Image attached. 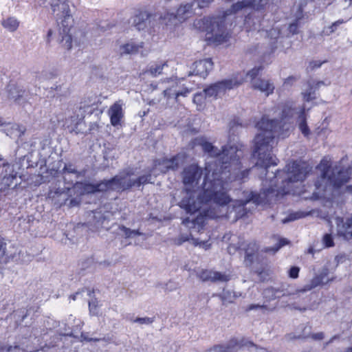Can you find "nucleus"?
<instances>
[{
    "mask_svg": "<svg viewBox=\"0 0 352 352\" xmlns=\"http://www.w3.org/2000/svg\"><path fill=\"white\" fill-rule=\"evenodd\" d=\"M239 153L241 151L238 147H224L221 167L214 169L211 173L212 179H209L208 174L204 176L201 190L197 197L199 201L191 195L181 200L179 206L190 215L183 219L184 226L199 232L204 228L207 219L219 217L212 208L199 212L195 217H192L200 210L201 204L212 202L225 206L232 201L226 188L227 183L236 180L243 182L251 170L250 168L241 170L243 166Z\"/></svg>",
    "mask_w": 352,
    "mask_h": 352,
    "instance_id": "obj_1",
    "label": "nucleus"
},
{
    "mask_svg": "<svg viewBox=\"0 0 352 352\" xmlns=\"http://www.w3.org/2000/svg\"><path fill=\"white\" fill-rule=\"evenodd\" d=\"M294 113L295 108L286 102L282 107L280 121L270 120L264 116L256 122V126L260 132L254 138L253 156L257 157V166L267 170L270 166L278 164V160L272 153L274 138L282 135L280 122L290 120Z\"/></svg>",
    "mask_w": 352,
    "mask_h": 352,
    "instance_id": "obj_2",
    "label": "nucleus"
},
{
    "mask_svg": "<svg viewBox=\"0 0 352 352\" xmlns=\"http://www.w3.org/2000/svg\"><path fill=\"white\" fill-rule=\"evenodd\" d=\"M319 166L321 168V178L327 179V182L335 190L340 189L351 179L352 169L340 164L331 167L330 162L322 160Z\"/></svg>",
    "mask_w": 352,
    "mask_h": 352,
    "instance_id": "obj_3",
    "label": "nucleus"
},
{
    "mask_svg": "<svg viewBox=\"0 0 352 352\" xmlns=\"http://www.w3.org/2000/svg\"><path fill=\"white\" fill-rule=\"evenodd\" d=\"M285 169L287 178L283 182V187L277 190L276 196L279 194H294L295 192L292 189L285 188V184L289 186L294 182H302L312 173V167L307 162L301 160L291 161L286 165Z\"/></svg>",
    "mask_w": 352,
    "mask_h": 352,
    "instance_id": "obj_4",
    "label": "nucleus"
},
{
    "mask_svg": "<svg viewBox=\"0 0 352 352\" xmlns=\"http://www.w3.org/2000/svg\"><path fill=\"white\" fill-rule=\"evenodd\" d=\"M194 25L201 31L210 34L216 41H226L227 34L223 35L226 30L223 18L205 16L203 19L195 20Z\"/></svg>",
    "mask_w": 352,
    "mask_h": 352,
    "instance_id": "obj_5",
    "label": "nucleus"
},
{
    "mask_svg": "<svg viewBox=\"0 0 352 352\" xmlns=\"http://www.w3.org/2000/svg\"><path fill=\"white\" fill-rule=\"evenodd\" d=\"M275 190L272 188H268L259 193L250 192L248 197L245 200H236L233 204V209L236 213V219H241L248 216L250 212L248 210L246 205L250 201H253L257 205L265 204L268 202V197L274 194Z\"/></svg>",
    "mask_w": 352,
    "mask_h": 352,
    "instance_id": "obj_6",
    "label": "nucleus"
},
{
    "mask_svg": "<svg viewBox=\"0 0 352 352\" xmlns=\"http://www.w3.org/2000/svg\"><path fill=\"white\" fill-rule=\"evenodd\" d=\"M245 82L244 72H239L229 79H225L211 84L204 89L206 96L217 98L224 95L227 91L237 88Z\"/></svg>",
    "mask_w": 352,
    "mask_h": 352,
    "instance_id": "obj_7",
    "label": "nucleus"
},
{
    "mask_svg": "<svg viewBox=\"0 0 352 352\" xmlns=\"http://www.w3.org/2000/svg\"><path fill=\"white\" fill-rule=\"evenodd\" d=\"M192 146H200L203 151L208 154L211 157H217V160L214 164H208L205 166V176L208 174L209 179H212L210 172H213L214 168L221 167V161L223 155L224 147H237L235 145H224L222 146L221 151H218L217 148L212 145V143L208 142L204 137L195 138L192 140Z\"/></svg>",
    "mask_w": 352,
    "mask_h": 352,
    "instance_id": "obj_8",
    "label": "nucleus"
},
{
    "mask_svg": "<svg viewBox=\"0 0 352 352\" xmlns=\"http://www.w3.org/2000/svg\"><path fill=\"white\" fill-rule=\"evenodd\" d=\"M62 6V14L58 19V23L61 25V28H63V35L62 36L61 43L67 50H69L72 47V36L70 34V30L72 27L73 19L69 5L63 3Z\"/></svg>",
    "mask_w": 352,
    "mask_h": 352,
    "instance_id": "obj_9",
    "label": "nucleus"
},
{
    "mask_svg": "<svg viewBox=\"0 0 352 352\" xmlns=\"http://www.w3.org/2000/svg\"><path fill=\"white\" fill-rule=\"evenodd\" d=\"M133 173L127 172L126 175L118 176L116 175L107 180H102L100 182L96 183L97 188H98V192H104L109 190H116L118 192H123L122 186L123 181L126 179L127 177H130Z\"/></svg>",
    "mask_w": 352,
    "mask_h": 352,
    "instance_id": "obj_10",
    "label": "nucleus"
},
{
    "mask_svg": "<svg viewBox=\"0 0 352 352\" xmlns=\"http://www.w3.org/2000/svg\"><path fill=\"white\" fill-rule=\"evenodd\" d=\"M203 175L202 168L197 164L186 166L182 171V182L185 186L197 185Z\"/></svg>",
    "mask_w": 352,
    "mask_h": 352,
    "instance_id": "obj_11",
    "label": "nucleus"
},
{
    "mask_svg": "<svg viewBox=\"0 0 352 352\" xmlns=\"http://www.w3.org/2000/svg\"><path fill=\"white\" fill-rule=\"evenodd\" d=\"M269 0H242L232 5L230 9L227 10L226 14H235L239 11L250 8L255 10L260 11L265 9Z\"/></svg>",
    "mask_w": 352,
    "mask_h": 352,
    "instance_id": "obj_12",
    "label": "nucleus"
},
{
    "mask_svg": "<svg viewBox=\"0 0 352 352\" xmlns=\"http://www.w3.org/2000/svg\"><path fill=\"white\" fill-rule=\"evenodd\" d=\"M338 234L346 239H351L352 236V215L344 221L342 217L336 218Z\"/></svg>",
    "mask_w": 352,
    "mask_h": 352,
    "instance_id": "obj_13",
    "label": "nucleus"
},
{
    "mask_svg": "<svg viewBox=\"0 0 352 352\" xmlns=\"http://www.w3.org/2000/svg\"><path fill=\"white\" fill-rule=\"evenodd\" d=\"M212 69L213 62L211 58L199 60L193 63V72L203 78H206Z\"/></svg>",
    "mask_w": 352,
    "mask_h": 352,
    "instance_id": "obj_14",
    "label": "nucleus"
},
{
    "mask_svg": "<svg viewBox=\"0 0 352 352\" xmlns=\"http://www.w3.org/2000/svg\"><path fill=\"white\" fill-rule=\"evenodd\" d=\"M198 276L203 281L227 282L230 280L228 275L210 270H202Z\"/></svg>",
    "mask_w": 352,
    "mask_h": 352,
    "instance_id": "obj_15",
    "label": "nucleus"
},
{
    "mask_svg": "<svg viewBox=\"0 0 352 352\" xmlns=\"http://www.w3.org/2000/svg\"><path fill=\"white\" fill-rule=\"evenodd\" d=\"M152 14L145 10H140L133 17V25L138 30H143L151 23Z\"/></svg>",
    "mask_w": 352,
    "mask_h": 352,
    "instance_id": "obj_16",
    "label": "nucleus"
},
{
    "mask_svg": "<svg viewBox=\"0 0 352 352\" xmlns=\"http://www.w3.org/2000/svg\"><path fill=\"white\" fill-rule=\"evenodd\" d=\"M193 14L192 4V3H186L182 4L177 9L176 12L175 14H170V19L173 18L177 19L180 23L185 21L188 18L191 17Z\"/></svg>",
    "mask_w": 352,
    "mask_h": 352,
    "instance_id": "obj_17",
    "label": "nucleus"
},
{
    "mask_svg": "<svg viewBox=\"0 0 352 352\" xmlns=\"http://www.w3.org/2000/svg\"><path fill=\"white\" fill-rule=\"evenodd\" d=\"M243 342V339L239 341L236 338H232L226 344L216 345L214 349L219 352H237L239 349L245 345Z\"/></svg>",
    "mask_w": 352,
    "mask_h": 352,
    "instance_id": "obj_18",
    "label": "nucleus"
},
{
    "mask_svg": "<svg viewBox=\"0 0 352 352\" xmlns=\"http://www.w3.org/2000/svg\"><path fill=\"white\" fill-rule=\"evenodd\" d=\"M157 165L162 166V171L163 173H167L170 170H176L179 168L178 155H174L170 158H162L158 161Z\"/></svg>",
    "mask_w": 352,
    "mask_h": 352,
    "instance_id": "obj_19",
    "label": "nucleus"
},
{
    "mask_svg": "<svg viewBox=\"0 0 352 352\" xmlns=\"http://www.w3.org/2000/svg\"><path fill=\"white\" fill-rule=\"evenodd\" d=\"M252 87L264 93L267 96L272 94L274 90V85L272 82L262 78H257L253 81Z\"/></svg>",
    "mask_w": 352,
    "mask_h": 352,
    "instance_id": "obj_20",
    "label": "nucleus"
},
{
    "mask_svg": "<svg viewBox=\"0 0 352 352\" xmlns=\"http://www.w3.org/2000/svg\"><path fill=\"white\" fill-rule=\"evenodd\" d=\"M151 175H143L138 177L135 180L128 179H126L123 181L122 190H129L132 187L136 186L140 187L141 185L146 184L151 182Z\"/></svg>",
    "mask_w": 352,
    "mask_h": 352,
    "instance_id": "obj_21",
    "label": "nucleus"
},
{
    "mask_svg": "<svg viewBox=\"0 0 352 352\" xmlns=\"http://www.w3.org/2000/svg\"><path fill=\"white\" fill-rule=\"evenodd\" d=\"M109 116L111 124L113 126H118L120 124L123 117L122 109L120 104L115 103L109 109Z\"/></svg>",
    "mask_w": 352,
    "mask_h": 352,
    "instance_id": "obj_22",
    "label": "nucleus"
},
{
    "mask_svg": "<svg viewBox=\"0 0 352 352\" xmlns=\"http://www.w3.org/2000/svg\"><path fill=\"white\" fill-rule=\"evenodd\" d=\"M298 119L299 121L298 127L300 131L305 137H308L310 135L311 131L307 123V113L305 107H302L300 109Z\"/></svg>",
    "mask_w": 352,
    "mask_h": 352,
    "instance_id": "obj_23",
    "label": "nucleus"
},
{
    "mask_svg": "<svg viewBox=\"0 0 352 352\" xmlns=\"http://www.w3.org/2000/svg\"><path fill=\"white\" fill-rule=\"evenodd\" d=\"M81 190V194H94L98 192L96 184L89 182H76L74 185Z\"/></svg>",
    "mask_w": 352,
    "mask_h": 352,
    "instance_id": "obj_24",
    "label": "nucleus"
},
{
    "mask_svg": "<svg viewBox=\"0 0 352 352\" xmlns=\"http://www.w3.org/2000/svg\"><path fill=\"white\" fill-rule=\"evenodd\" d=\"M1 25L4 28L8 30V31L14 32L18 29L19 26V22L14 17L10 16L6 19H3L1 21Z\"/></svg>",
    "mask_w": 352,
    "mask_h": 352,
    "instance_id": "obj_25",
    "label": "nucleus"
},
{
    "mask_svg": "<svg viewBox=\"0 0 352 352\" xmlns=\"http://www.w3.org/2000/svg\"><path fill=\"white\" fill-rule=\"evenodd\" d=\"M144 47V43L141 42L140 44L135 43H126L121 46V49L123 50L124 54H137L140 49Z\"/></svg>",
    "mask_w": 352,
    "mask_h": 352,
    "instance_id": "obj_26",
    "label": "nucleus"
},
{
    "mask_svg": "<svg viewBox=\"0 0 352 352\" xmlns=\"http://www.w3.org/2000/svg\"><path fill=\"white\" fill-rule=\"evenodd\" d=\"M307 84L309 87V89L305 92H302V95L303 99L305 102H311L316 98V96H315V91L316 90L313 89V86H312L311 82L310 80H308L307 82Z\"/></svg>",
    "mask_w": 352,
    "mask_h": 352,
    "instance_id": "obj_27",
    "label": "nucleus"
},
{
    "mask_svg": "<svg viewBox=\"0 0 352 352\" xmlns=\"http://www.w3.org/2000/svg\"><path fill=\"white\" fill-rule=\"evenodd\" d=\"M288 243L289 241L286 239L281 238L279 239L278 242L276 244L275 246L265 248L262 251L265 253L272 252L273 254H275L283 246Z\"/></svg>",
    "mask_w": 352,
    "mask_h": 352,
    "instance_id": "obj_28",
    "label": "nucleus"
},
{
    "mask_svg": "<svg viewBox=\"0 0 352 352\" xmlns=\"http://www.w3.org/2000/svg\"><path fill=\"white\" fill-rule=\"evenodd\" d=\"M257 250L258 247L256 243L255 242L250 243L248 245V248L245 249V260L250 261V263H252L254 252H256Z\"/></svg>",
    "mask_w": 352,
    "mask_h": 352,
    "instance_id": "obj_29",
    "label": "nucleus"
},
{
    "mask_svg": "<svg viewBox=\"0 0 352 352\" xmlns=\"http://www.w3.org/2000/svg\"><path fill=\"white\" fill-rule=\"evenodd\" d=\"M307 215V214L304 212L298 211V212H291L288 214V216L283 220V223H287L289 221H293L301 218L305 217Z\"/></svg>",
    "mask_w": 352,
    "mask_h": 352,
    "instance_id": "obj_30",
    "label": "nucleus"
},
{
    "mask_svg": "<svg viewBox=\"0 0 352 352\" xmlns=\"http://www.w3.org/2000/svg\"><path fill=\"white\" fill-rule=\"evenodd\" d=\"M178 87H179V83L177 82H176L175 83L173 84L170 87L166 88L163 91L164 97L167 100H169L172 97L175 98V93H176V90Z\"/></svg>",
    "mask_w": 352,
    "mask_h": 352,
    "instance_id": "obj_31",
    "label": "nucleus"
},
{
    "mask_svg": "<svg viewBox=\"0 0 352 352\" xmlns=\"http://www.w3.org/2000/svg\"><path fill=\"white\" fill-rule=\"evenodd\" d=\"M191 91L192 89L187 87H182L181 90H176V93H175V102H178L179 96L186 97Z\"/></svg>",
    "mask_w": 352,
    "mask_h": 352,
    "instance_id": "obj_32",
    "label": "nucleus"
},
{
    "mask_svg": "<svg viewBox=\"0 0 352 352\" xmlns=\"http://www.w3.org/2000/svg\"><path fill=\"white\" fill-rule=\"evenodd\" d=\"M166 65V63L163 64H155L151 65L149 69V72L151 74L156 76L162 74L164 67Z\"/></svg>",
    "mask_w": 352,
    "mask_h": 352,
    "instance_id": "obj_33",
    "label": "nucleus"
},
{
    "mask_svg": "<svg viewBox=\"0 0 352 352\" xmlns=\"http://www.w3.org/2000/svg\"><path fill=\"white\" fill-rule=\"evenodd\" d=\"M263 69V67L262 66L255 67L248 72L247 76L250 77L252 82L257 79V76Z\"/></svg>",
    "mask_w": 352,
    "mask_h": 352,
    "instance_id": "obj_34",
    "label": "nucleus"
},
{
    "mask_svg": "<svg viewBox=\"0 0 352 352\" xmlns=\"http://www.w3.org/2000/svg\"><path fill=\"white\" fill-rule=\"evenodd\" d=\"M16 174H10L8 175H5L2 179V184L10 188L13 184L14 180L16 179Z\"/></svg>",
    "mask_w": 352,
    "mask_h": 352,
    "instance_id": "obj_35",
    "label": "nucleus"
},
{
    "mask_svg": "<svg viewBox=\"0 0 352 352\" xmlns=\"http://www.w3.org/2000/svg\"><path fill=\"white\" fill-rule=\"evenodd\" d=\"M322 242L326 248H331L335 245L333 238L331 234H325L323 236Z\"/></svg>",
    "mask_w": 352,
    "mask_h": 352,
    "instance_id": "obj_36",
    "label": "nucleus"
},
{
    "mask_svg": "<svg viewBox=\"0 0 352 352\" xmlns=\"http://www.w3.org/2000/svg\"><path fill=\"white\" fill-rule=\"evenodd\" d=\"M323 276L317 275L314 276L311 280V288L316 287L318 285H320L323 283Z\"/></svg>",
    "mask_w": 352,
    "mask_h": 352,
    "instance_id": "obj_37",
    "label": "nucleus"
},
{
    "mask_svg": "<svg viewBox=\"0 0 352 352\" xmlns=\"http://www.w3.org/2000/svg\"><path fill=\"white\" fill-rule=\"evenodd\" d=\"M300 19H296V21L289 24L288 30L292 34H296L298 33V21Z\"/></svg>",
    "mask_w": 352,
    "mask_h": 352,
    "instance_id": "obj_38",
    "label": "nucleus"
},
{
    "mask_svg": "<svg viewBox=\"0 0 352 352\" xmlns=\"http://www.w3.org/2000/svg\"><path fill=\"white\" fill-rule=\"evenodd\" d=\"M74 173L78 174V170L73 166L72 164H65L63 168V173Z\"/></svg>",
    "mask_w": 352,
    "mask_h": 352,
    "instance_id": "obj_39",
    "label": "nucleus"
},
{
    "mask_svg": "<svg viewBox=\"0 0 352 352\" xmlns=\"http://www.w3.org/2000/svg\"><path fill=\"white\" fill-rule=\"evenodd\" d=\"M300 268L296 266H293L289 271V276L292 278H297L299 275Z\"/></svg>",
    "mask_w": 352,
    "mask_h": 352,
    "instance_id": "obj_40",
    "label": "nucleus"
},
{
    "mask_svg": "<svg viewBox=\"0 0 352 352\" xmlns=\"http://www.w3.org/2000/svg\"><path fill=\"white\" fill-rule=\"evenodd\" d=\"M154 321L153 318H148V317H144V318H137L134 322H139L140 324H151Z\"/></svg>",
    "mask_w": 352,
    "mask_h": 352,
    "instance_id": "obj_41",
    "label": "nucleus"
},
{
    "mask_svg": "<svg viewBox=\"0 0 352 352\" xmlns=\"http://www.w3.org/2000/svg\"><path fill=\"white\" fill-rule=\"evenodd\" d=\"M122 230L124 232V234L128 238L131 237L133 235L135 236L140 234V232L138 230H133L126 227H123Z\"/></svg>",
    "mask_w": 352,
    "mask_h": 352,
    "instance_id": "obj_42",
    "label": "nucleus"
},
{
    "mask_svg": "<svg viewBox=\"0 0 352 352\" xmlns=\"http://www.w3.org/2000/svg\"><path fill=\"white\" fill-rule=\"evenodd\" d=\"M204 100V95L201 93L195 94L193 97V102L198 104L201 106V104L203 102V100Z\"/></svg>",
    "mask_w": 352,
    "mask_h": 352,
    "instance_id": "obj_43",
    "label": "nucleus"
},
{
    "mask_svg": "<svg viewBox=\"0 0 352 352\" xmlns=\"http://www.w3.org/2000/svg\"><path fill=\"white\" fill-rule=\"evenodd\" d=\"M0 252L1 256H4L6 252V242L4 238L0 236Z\"/></svg>",
    "mask_w": 352,
    "mask_h": 352,
    "instance_id": "obj_44",
    "label": "nucleus"
},
{
    "mask_svg": "<svg viewBox=\"0 0 352 352\" xmlns=\"http://www.w3.org/2000/svg\"><path fill=\"white\" fill-rule=\"evenodd\" d=\"M323 63L324 62H320L318 60H312L309 63V66L311 70H314L316 68H319Z\"/></svg>",
    "mask_w": 352,
    "mask_h": 352,
    "instance_id": "obj_45",
    "label": "nucleus"
},
{
    "mask_svg": "<svg viewBox=\"0 0 352 352\" xmlns=\"http://www.w3.org/2000/svg\"><path fill=\"white\" fill-rule=\"evenodd\" d=\"M311 338L315 340H322L324 338L323 332L312 333Z\"/></svg>",
    "mask_w": 352,
    "mask_h": 352,
    "instance_id": "obj_46",
    "label": "nucleus"
},
{
    "mask_svg": "<svg viewBox=\"0 0 352 352\" xmlns=\"http://www.w3.org/2000/svg\"><path fill=\"white\" fill-rule=\"evenodd\" d=\"M200 8L207 7L213 0H197Z\"/></svg>",
    "mask_w": 352,
    "mask_h": 352,
    "instance_id": "obj_47",
    "label": "nucleus"
},
{
    "mask_svg": "<svg viewBox=\"0 0 352 352\" xmlns=\"http://www.w3.org/2000/svg\"><path fill=\"white\" fill-rule=\"evenodd\" d=\"M98 301L96 300L89 302V307L91 312H94L97 309Z\"/></svg>",
    "mask_w": 352,
    "mask_h": 352,
    "instance_id": "obj_48",
    "label": "nucleus"
},
{
    "mask_svg": "<svg viewBox=\"0 0 352 352\" xmlns=\"http://www.w3.org/2000/svg\"><path fill=\"white\" fill-rule=\"evenodd\" d=\"M311 84L313 86V89L315 90L319 89L322 85H325L324 82L322 80H318L313 82H311Z\"/></svg>",
    "mask_w": 352,
    "mask_h": 352,
    "instance_id": "obj_49",
    "label": "nucleus"
},
{
    "mask_svg": "<svg viewBox=\"0 0 352 352\" xmlns=\"http://www.w3.org/2000/svg\"><path fill=\"white\" fill-rule=\"evenodd\" d=\"M265 306L260 305L251 304L247 307L245 309L246 311H250L253 309H258V308H264Z\"/></svg>",
    "mask_w": 352,
    "mask_h": 352,
    "instance_id": "obj_50",
    "label": "nucleus"
},
{
    "mask_svg": "<svg viewBox=\"0 0 352 352\" xmlns=\"http://www.w3.org/2000/svg\"><path fill=\"white\" fill-rule=\"evenodd\" d=\"M342 23H343V21H342H342L338 20V21H337L334 22V23L331 25V28L332 29V30H331V32H333V31L335 30V29L336 28V27H337L338 25H339L340 24Z\"/></svg>",
    "mask_w": 352,
    "mask_h": 352,
    "instance_id": "obj_51",
    "label": "nucleus"
},
{
    "mask_svg": "<svg viewBox=\"0 0 352 352\" xmlns=\"http://www.w3.org/2000/svg\"><path fill=\"white\" fill-rule=\"evenodd\" d=\"M79 204L80 201H77L76 199H72L69 201V206L71 207L78 206Z\"/></svg>",
    "mask_w": 352,
    "mask_h": 352,
    "instance_id": "obj_52",
    "label": "nucleus"
},
{
    "mask_svg": "<svg viewBox=\"0 0 352 352\" xmlns=\"http://www.w3.org/2000/svg\"><path fill=\"white\" fill-rule=\"evenodd\" d=\"M199 246L203 247L206 250H207L210 248V244H209L207 241H201V245H199Z\"/></svg>",
    "mask_w": 352,
    "mask_h": 352,
    "instance_id": "obj_53",
    "label": "nucleus"
},
{
    "mask_svg": "<svg viewBox=\"0 0 352 352\" xmlns=\"http://www.w3.org/2000/svg\"><path fill=\"white\" fill-rule=\"evenodd\" d=\"M192 243L195 246H199L201 245V241H199L197 239L192 238L191 239Z\"/></svg>",
    "mask_w": 352,
    "mask_h": 352,
    "instance_id": "obj_54",
    "label": "nucleus"
},
{
    "mask_svg": "<svg viewBox=\"0 0 352 352\" xmlns=\"http://www.w3.org/2000/svg\"><path fill=\"white\" fill-rule=\"evenodd\" d=\"M187 241H189V238L188 237H182V238L178 239L177 244L178 245H181L182 243H183L184 242Z\"/></svg>",
    "mask_w": 352,
    "mask_h": 352,
    "instance_id": "obj_55",
    "label": "nucleus"
},
{
    "mask_svg": "<svg viewBox=\"0 0 352 352\" xmlns=\"http://www.w3.org/2000/svg\"><path fill=\"white\" fill-rule=\"evenodd\" d=\"M52 30L51 29H50L48 31H47V43H50V38L52 35Z\"/></svg>",
    "mask_w": 352,
    "mask_h": 352,
    "instance_id": "obj_56",
    "label": "nucleus"
},
{
    "mask_svg": "<svg viewBox=\"0 0 352 352\" xmlns=\"http://www.w3.org/2000/svg\"><path fill=\"white\" fill-rule=\"evenodd\" d=\"M345 191L352 195V185H348L345 188Z\"/></svg>",
    "mask_w": 352,
    "mask_h": 352,
    "instance_id": "obj_57",
    "label": "nucleus"
},
{
    "mask_svg": "<svg viewBox=\"0 0 352 352\" xmlns=\"http://www.w3.org/2000/svg\"><path fill=\"white\" fill-rule=\"evenodd\" d=\"M296 78L294 76H289L285 81V83L289 82V81H294Z\"/></svg>",
    "mask_w": 352,
    "mask_h": 352,
    "instance_id": "obj_58",
    "label": "nucleus"
},
{
    "mask_svg": "<svg viewBox=\"0 0 352 352\" xmlns=\"http://www.w3.org/2000/svg\"><path fill=\"white\" fill-rule=\"evenodd\" d=\"M315 186H316V189H319L320 186V184L318 181H316L315 182Z\"/></svg>",
    "mask_w": 352,
    "mask_h": 352,
    "instance_id": "obj_59",
    "label": "nucleus"
},
{
    "mask_svg": "<svg viewBox=\"0 0 352 352\" xmlns=\"http://www.w3.org/2000/svg\"><path fill=\"white\" fill-rule=\"evenodd\" d=\"M90 107V104H84L83 106L80 105V109H86L87 108L89 107Z\"/></svg>",
    "mask_w": 352,
    "mask_h": 352,
    "instance_id": "obj_60",
    "label": "nucleus"
},
{
    "mask_svg": "<svg viewBox=\"0 0 352 352\" xmlns=\"http://www.w3.org/2000/svg\"><path fill=\"white\" fill-rule=\"evenodd\" d=\"M344 352H352V346L346 348Z\"/></svg>",
    "mask_w": 352,
    "mask_h": 352,
    "instance_id": "obj_61",
    "label": "nucleus"
},
{
    "mask_svg": "<svg viewBox=\"0 0 352 352\" xmlns=\"http://www.w3.org/2000/svg\"><path fill=\"white\" fill-rule=\"evenodd\" d=\"M280 170H277L276 172L275 173V177H277L278 174L280 173Z\"/></svg>",
    "mask_w": 352,
    "mask_h": 352,
    "instance_id": "obj_62",
    "label": "nucleus"
},
{
    "mask_svg": "<svg viewBox=\"0 0 352 352\" xmlns=\"http://www.w3.org/2000/svg\"><path fill=\"white\" fill-rule=\"evenodd\" d=\"M45 1H43V2L42 3L40 4V6H45Z\"/></svg>",
    "mask_w": 352,
    "mask_h": 352,
    "instance_id": "obj_63",
    "label": "nucleus"
},
{
    "mask_svg": "<svg viewBox=\"0 0 352 352\" xmlns=\"http://www.w3.org/2000/svg\"><path fill=\"white\" fill-rule=\"evenodd\" d=\"M349 3L351 5H352V0H349Z\"/></svg>",
    "mask_w": 352,
    "mask_h": 352,
    "instance_id": "obj_64",
    "label": "nucleus"
}]
</instances>
